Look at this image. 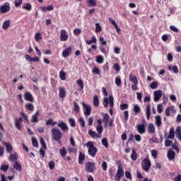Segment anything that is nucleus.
<instances>
[{
    "instance_id": "nucleus-16",
    "label": "nucleus",
    "mask_w": 181,
    "mask_h": 181,
    "mask_svg": "<svg viewBox=\"0 0 181 181\" xmlns=\"http://www.w3.org/2000/svg\"><path fill=\"white\" fill-rule=\"evenodd\" d=\"M72 50H73V48L71 47H69L64 49V51L62 52V57H64V58L69 57Z\"/></svg>"
},
{
    "instance_id": "nucleus-27",
    "label": "nucleus",
    "mask_w": 181,
    "mask_h": 181,
    "mask_svg": "<svg viewBox=\"0 0 181 181\" xmlns=\"http://www.w3.org/2000/svg\"><path fill=\"white\" fill-rule=\"evenodd\" d=\"M176 153L173 151H168L167 156L169 159V160H173L175 159Z\"/></svg>"
},
{
    "instance_id": "nucleus-28",
    "label": "nucleus",
    "mask_w": 181,
    "mask_h": 181,
    "mask_svg": "<svg viewBox=\"0 0 181 181\" xmlns=\"http://www.w3.org/2000/svg\"><path fill=\"white\" fill-rule=\"evenodd\" d=\"M10 25H11V20H6L3 23L2 29H4V30H6V29H8V28H9Z\"/></svg>"
},
{
    "instance_id": "nucleus-53",
    "label": "nucleus",
    "mask_w": 181,
    "mask_h": 181,
    "mask_svg": "<svg viewBox=\"0 0 181 181\" xmlns=\"http://www.w3.org/2000/svg\"><path fill=\"white\" fill-rule=\"evenodd\" d=\"M133 111H134V112H135V114H138L139 112H141V107H139V105H136L134 107Z\"/></svg>"
},
{
    "instance_id": "nucleus-50",
    "label": "nucleus",
    "mask_w": 181,
    "mask_h": 181,
    "mask_svg": "<svg viewBox=\"0 0 181 181\" xmlns=\"http://www.w3.org/2000/svg\"><path fill=\"white\" fill-rule=\"evenodd\" d=\"M4 131H5V129H4V125H2V123H0V141H2V138L4 137V134H2Z\"/></svg>"
},
{
    "instance_id": "nucleus-64",
    "label": "nucleus",
    "mask_w": 181,
    "mask_h": 181,
    "mask_svg": "<svg viewBox=\"0 0 181 181\" xmlns=\"http://www.w3.org/2000/svg\"><path fill=\"white\" fill-rule=\"evenodd\" d=\"M54 162L53 161H50L49 163H48V166H49V168L50 169V170H53V169H54Z\"/></svg>"
},
{
    "instance_id": "nucleus-38",
    "label": "nucleus",
    "mask_w": 181,
    "mask_h": 181,
    "mask_svg": "<svg viewBox=\"0 0 181 181\" xmlns=\"http://www.w3.org/2000/svg\"><path fill=\"white\" fill-rule=\"evenodd\" d=\"M86 45H93V43H97V39L95 36H93L90 40L86 41Z\"/></svg>"
},
{
    "instance_id": "nucleus-4",
    "label": "nucleus",
    "mask_w": 181,
    "mask_h": 181,
    "mask_svg": "<svg viewBox=\"0 0 181 181\" xmlns=\"http://www.w3.org/2000/svg\"><path fill=\"white\" fill-rule=\"evenodd\" d=\"M85 169L88 173H94L97 168L95 163L88 161L85 163Z\"/></svg>"
},
{
    "instance_id": "nucleus-26",
    "label": "nucleus",
    "mask_w": 181,
    "mask_h": 181,
    "mask_svg": "<svg viewBox=\"0 0 181 181\" xmlns=\"http://www.w3.org/2000/svg\"><path fill=\"white\" fill-rule=\"evenodd\" d=\"M129 81L133 83V84H138V78H136V76L132 75V74H130L129 76Z\"/></svg>"
},
{
    "instance_id": "nucleus-45",
    "label": "nucleus",
    "mask_w": 181,
    "mask_h": 181,
    "mask_svg": "<svg viewBox=\"0 0 181 181\" xmlns=\"http://www.w3.org/2000/svg\"><path fill=\"white\" fill-rule=\"evenodd\" d=\"M115 83L116 86H117V87H121V83H122L121 78L119 76H117L115 78Z\"/></svg>"
},
{
    "instance_id": "nucleus-46",
    "label": "nucleus",
    "mask_w": 181,
    "mask_h": 181,
    "mask_svg": "<svg viewBox=\"0 0 181 181\" xmlns=\"http://www.w3.org/2000/svg\"><path fill=\"white\" fill-rule=\"evenodd\" d=\"M95 60H96L97 63H99V64H101L102 63H104V58L100 55L96 57Z\"/></svg>"
},
{
    "instance_id": "nucleus-6",
    "label": "nucleus",
    "mask_w": 181,
    "mask_h": 181,
    "mask_svg": "<svg viewBox=\"0 0 181 181\" xmlns=\"http://www.w3.org/2000/svg\"><path fill=\"white\" fill-rule=\"evenodd\" d=\"M122 176H124V168H122V165L119 163L118 165L117 173L115 176V181L121 180V178L122 177Z\"/></svg>"
},
{
    "instance_id": "nucleus-1",
    "label": "nucleus",
    "mask_w": 181,
    "mask_h": 181,
    "mask_svg": "<svg viewBox=\"0 0 181 181\" xmlns=\"http://www.w3.org/2000/svg\"><path fill=\"white\" fill-rule=\"evenodd\" d=\"M108 104L110 107L109 112L110 115H112V109L114 108V97H112V95H109V99L108 98H103V105L105 108H107V107H108Z\"/></svg>"
},
{
    "instance_id": "nucleus-62",
    "label": "nucleus",
    "mask_w": 181,
    "mask_h": 181,
    "mask_svg": "<svg viewBox=\"0 0 181 181\" xmlns=\"http://www.w3.org/2000/svg\"><path fill=\"white\" fill-rule=\"evenodd\" d=\"M128 107L129 105L127 103L122 104L120 105V110H122V111H124V110L128 109Z\"/></svg>"
},
{
    "instance_id": "nucleus-3",
    "label": "nucleus",
    "mask_w": 181,
    "mask_h": 181,
    "mask_svg": "<svg viewBox=\"0 0 181 181\" xmlns=\"http://www.w3.org/2000/svg\"><path fill=\"white\" fill-rule=\"evenodd\" d=\"M86 146L88 147V153L91 156L92 158H95V155H97V152L98 149L97 147L94 146V144L93 141H88L86 143Z\"/></svg>"
},
{
    "instance_id": "nucleus-36",
    "label": "nucleus",
    "mask_w": 181,
    "mask_h": 181,
    "mask_svg": "<svg viewBox=\"0 0 181 181\" xmlns=\"http://www.w3.org/2000/svg\"><path fill=\"white\" fill-rule=\"evenodd\" d=\"M59 153L62 158H66V155H67V151L66 150V148L63 147L62 149H60Z\"/></svg>"
},
{
    "instance_id": "nucleus-63",
    "label": "nucleus",
    "mask_w": 181,
    "mask_h": 181,
    "mask_svg": "<svg viewBox=\"0 0 181 181\" xmlns=\"http://www.w3.org/2000/svg\"><path fill=\"white\" fill-rule=\"evenodd\" d=\"M107 168H108V165L107 164V162L103 161V163H102L103 170H104V171L107 170Z\"/></svg>"
},
{
    "instance_id": "nucleus-9",
    "label": "nucleus",
    "mask_w": 181,
    "mask_h": 181,
    "mask_svg": "<svg viewBox=\"0 0 181 181\" xmlns=\"http://www.w3.org/2000/svg\"><path fill=\"white\" fill-rule=\"evenodd\" d=\"M82 105L85 110L84 115H86V117H89V115H91V106L84 103H82Z\"/></svg>"
},
{
    "instance_id": "nucleus-18",
    "label": "nucleus",
    "mask_w": 181,
    "mask_h": 181,
    "mask_svg": "<svg viewBox=\"0 0 181 181\" xmlns=\"http://www.w3.org/2000/svg\"><path fill=\"white\" fill-rule=\"evenodd\" d=\"M24 98L26 100V101H30V103H33V96L32 95V93L30 92H26L24 94Z\"/></svg>"
},
{
    "instance_id": "nucleus-14",
    "label": "nucleus",
    "mask_w": 181,
    "mask_h": 181,
    "mask_svg": "<svg viewBox=\"0 0 181 181\" xmlns=\"http://www.w3.org/2000/svg\"><path fill=\"white\" fill-rule=\"evenodd\" d=\"M57 127H59V128H61L62 131H64L65 132H67V131H69V126H67V124L63 121L58 123Z\"/></svg>"
},
{
    "instance_id": "nucleus-55",
    "label": "nucleus",
    "mask_w": 181,
    "mask_h": 181,
    "mask_svg": "<svg viewBox=\"0 0 181 181\" xmlns=\"http://www.w3.org/2000/svg\"><path fill=\"white\" fill-rule=\"evenodd\" d=\"M59 78H61V80H66V72H64L63 71H61L59 72Z\"/></svg>"
},
{
    "instance_id": "nucleus-48",
    "label": "nucleus",
    "mask_w": 181,
    "mask_h": 181,
    "mask_svg": "<svg viewBox=\"0 0 181 181\" xmlns=\"http://www.w3.org/2000/svg\"><path fill=\"white\" fill-rule=\"evenodd\" d=\"M69 122L70 127H71L72 128H74V127H76V120L74 119L69 118Z\"/></svg>"
},
{
    "instance_id": "nucleus-52",
    "label": "nucleus",
    "mask_w": 181,
    "mask_h": 181,
    "mask_svg": "<svg viewBox=\"0 0 181 181\" xmlns=\"http://www.w3.org/2000/svg\"><path fill=\"white\" fill-rule=\"evenodd\" d=\"M101 142L105 148H108V141L107 140V138L102 139Z\"/></svg>"
},
{
    "instance_id": "nucleus-43",
    "label": "nucleus",
    "mask_w": 181,
    "mask_h": 181,
    "mask_svg": "<svg viewBox=\"0 0 181 181\" xmlns=\"http://www.w3.org/2000/svg\"><path fill=\"white\" fill-rule=\"evenodd\" d=\"M81 127H82V128H84V127H86V120H84V118L83 117H80L78 119Z\"/></svg>"
},
{
    "instance_id": "nucleus-8",
    "label": "nucleus",
    "mask_w": 181,
    "mask_h": 181,
    "mask_svg": "<svg viewBox=\"0 0 181 181\" xmlns=\"http://www.w3.org/2000/svg\"><path fill=\"white\" fill-rule=\"evenodd\" d=\"M11 11V4L9 2H6L3 5L0 6V13H6Z\"/></svg>"
},
{
    "instance_id": "nucleus-24",
    "label": "nucleus",
    "mask_w": 181,
    "mask_h": 181,
    "mask_svg": "<svg viewBox=\"0 0 181 181\" xmlns=\"http://www.w3.org/2000/svg\"><path fill=\"white\" fill-rule=\"evenodd\" d=\"M147 128H148L147 131L148 134H155L156 129H155V125H153V124L152 123L148 124L147 126Z\"/></svg>"
},
{
    "instance_id": "nucleus-29",
    "label": "nucleus",
    "mask_w": 181,
    "mask_h": 181,
    "mask_svg": "<svg viewBox=\"0 0 181 181\" xmlns=\"http://www.w3.org/2000/svg\"><path fill=\"white\" fill-rule=\"evenodd\" d=\"M84 159H86V156L84 155V153H81V151L79 152V155H78V163L79 165L83 164V161L84 160Z\"/></svg>"
},
{
    "instance_id": "nucleus-19",
    "label": "nucleus",
    "mask_w": 181,
    "mask_h": 181,
    "mask_svg": "<svg viewBox=\"0 0 181 181\" xmlns=\"http://www.w3.org/2000/svg\"><path fill=\"white\" fill-rule=\"evenodd\" d=\"M155 119L156 126L157 127V128H160V127H162V117H160V115H157L155 117Z\"/></svg>"
},
{
    "instance_id": "nucleus-30",
    "label": "nucleus",
    "mask_w": 181,
    "mask_h": 181,
    "mask_svg": "<svg viewBox=\"0 0 181 181\" xmlns=\"http://www.w3.org/2000/svg\"><path fill=\"white\" fill-rule=\"evenodd\" d=\"M8 160H12L13 162H16L18 160V153H14L11 154L8 157Z\"/></svg>"
},
{
    "instance_id": "nucleus-15",
    "label": "nucleus",
    "mask_w": 181,
    "mask_h": 181,
    "mask_svg": "<svg viewBox=\"0 0 181 181\" xmlns=\"http://www.w3.org/2000/svg\"><path fill=\"white\" fill-rule=\"evenodd\" d=\"M160 98H162V90H158L154 91V101H155V103H158V101H159V100H160Z\"/></svg>"
},
{
    "instance_id": "nucleus-12",
    "label": "nucleus",
    "mask_w": 181,
    "mask_h": 181,
    "mask_svg": "<svg viewBox=\"0 0 181 181\" xmlns=\"http://www.w3.org/2000/svg\"><path fill=\"white\" fill-rule=\"evenodd\" d=\"M97 122H98V125L96 126V131L98 132V134H99V135H101L103 131V120H101V119H98L97 120Z\"/></svg>"
},
{
    "instance_id": "nucleus-60",
    "label": "nucleus",
    "mask_w": 181,
    "mask_h": 181,
    "mask_svg": "<svg viewBox=\"0 0 181 181\" xmlns=\"http://www.w3.org/2000/svg\"><path fill=\"white\" fill-rule=\"evenodd\" d=\"M74 111H75V112H78V111H80V106L76 103H74Z\"/></svg>"
},
{
    "instance_id": "nucleus-7",
    "label": "nucleus",
    "mask_w": 181,
    "mask_h": 181,
    "mask_svg": "<svg viewBox=\"0 0 181 181\" xmlns=\"http://www.w3.org/2000/svg\"><path fill=\"white\" fill-rule=\"evenodd\" d=\"M152 165V163H151V160L148 158H144L142 160V169L144 170V172H148L149 169H151V166Z\"/></svg>"
},
{
    "instance_id": "nucleus-37",
    "label": "nucleus",
    "mask_w": 181,
    "mask_h": 181,
    "mask_svg": "<svg viewBox=\"0 0 181 181\" xmlns=\"http://www.w3.org/2000/svg\"><path fill=\"white\" fill-rule=\"evenodd\" d=\"M138 158V153H136V151L132 150V153L131 155V159L134 161L136 160Z\"/></svg>"
},
{
    "instance_id": "nucleus-10",
    "label": "nucleus",
    "mask_w": 181,
    "mask_h": 181,
    "mask_svg": "<svg viewBox=\"0 0 181 181\" xmlns=\"http://www.w3.org/2000/svg\"><path fill=\"white\" fill-rule=\"evenodd\" d=\"M22 122H23V119H22V117L20 118H16L14 119V125L16 127V128L17 129H18V131H21V128H22Z\"/></svg>"
},
{
    "instance_id": "nucleus-54",
    "label": "nucleus",
    "mask_w": 181,
    "mask_h": 181,
    "mask_svg": "<svg viewBox=\"0 0 181 181\" xmlns=\"http://www.w3.org/2000/svg\"><path fill=\"white\" fill-rule=\"evenodd\" d=\"M101 30H103V28H101V25H100V23H97L95 24V32L97 33L101 32Z\"/></svg>"
},
{
    "instance_id": "nucleus-56",
    "label": "nucleus",
    "mask_w": 181,
    "mask_h": 181,
    "mask_svg": "<svg viewBox=\"0 0 181 181\" xmlns=\"http://www.w3.org/2000/svg\"><path fill=\"white\" fill-rule=\"evenodd\" d=\"M77 84L79 86V87L81 90H83V88H84V83L83 82V80L78 79L77 81Z\"/></svg>"
},
{
    "instance_id": "nucleus-44",
    "label": "nucleus",
    "mask_w": 181,
    "mask_h": 181,
    "mask_svg": "<svg viewBox=\"0 0 181 181\" xmlns=\"http://www.w3.org/2000/svg\"><path fill=\"white\" fill-rule=\"evenodd\" d=\"M88 134L93 138H96V139L98 138V134H97V132H95L93 130H89Z\"/></svg>"
},
{
    "instance_id": "nucleus-5",
    "label": "nucleus",
    "mask_w": 181,
    "mask_h": 181,
    "mask_svg": "<svg viewBox=\"0 0 181 181\" xmlns=\"http://www.w3.org/2000/svg\"><path fill=\"white\" fill-rule=\"evenodd\" d=\"M136 129L137 130V132L141 135L146 132V122H145V119L143 120L141 124H138L136 125Z\"/></svg>"
},
{
    "instance_id": "nucleus-41",
    "label": "nucleus",
    "mask_w": 181,
    "mask_h": 181,
    "mask_svg": "<svg viewBox=\"0 0 181 181\" xmlns=\"http://www.w3.org/2000/svg\"><path fill=\"white\" fill-rule=\"evenodd\" d=\"M32 144L35 146V148H39V144L37 143V139L35 137L31 138Z\"/></svg>"
},
{
    "instance_id": "nucleus-23",
    "label": "nucleus",
    "mask_w": 181,
    "mask_h": 181,
    "mask_svg": "<svg viewBox=\"0 0 181 181\" xmlns=\"http://www.w3.org/2000/svg\"><path fill=\"white\" fill-rule=\"evenodd\" d=\"M2 144L3 145H4V146H6L8 153H12V151H13L12 145L5 141H2Z\"/></svg>"
},
{
    "instance_id": "nucleus-42",
    "label": "nucleus",
    "mask_w": 181,
    "mask_h": 181,
    "mask_svg": "<svg viewBox=\"0 0 181 181\" xmlns=\"http://www.w3.org/2000/svg\"><path fill=\"white\" fill-rule=\"evenodd\" d=\"M35 39L37 42H40L42 40V34L40 33H37L35 34Z\"/></svg>"
},
{
    "instance_id": "nucleus-35",
    "label": "nucleus",
    "mask_w": 181,
    "mask_h": 181,
    "mask_svg": "<svg viewBox=\"0 0 181 181\" xmlns=\"http://www.w3.org/2000/svg\"><path fill=\"white\" fill-rule=\"evenodd\" d=\"M146 118L151 119V105L146 106Z\"/></svg>"
},
{
    "instance_id": "nucleus-61",
    "label": "nucleus",
    "mask_w": 181,
    "mask_h": 181,
    "mask_svg": "<svg viewBox=\"0 0 181 181\" xmlns=\"http://www.w3.org/2000/svg\"><path fill=\"white\" fill-rule=\"evenodd\" d=\"M172 144H173V141L172 140L167 139L165 141V146L168 147L170 146Z\"/></svg>"
},
{
    "instance_id": "nucleus-22",
    "label": "nucleus",
    "mask_w": 181,
    "mask_h": 181,
    "mask_svg": "<svg viewBox=\"0 0 181 181\" xmlns=\"http://www.w3.org/2000/svg\"><path fill=\"white\" fill-rule=\"evenodd\" d=\"M59 96L60 98H64V97H66V89L64 88V87H59Z\"/></svg>"
},
{
    "instance_id": "nucleus-20",
    "label": "nucleus",
    "mask_w": 181,
    "mask_h": 181,
    "mask_svg": "<svg viewBox=\"0 0 181 181\" xmlns=\"http://www.w3.org/2000/svg\"><path fill=\"white\" fill-rule=\"evenodd\" d=\"M39 110H37L34 115L31 117V122H34L35 124L39 122Z\"/></svg>"
},
{
    "instance_id": "nucleus-17",
    "label": "nucleus",
    "mask_w": 181,
    "mask_h": 181,
    "mask_svg": "<svg viewBox=\"0 0 181 181\" xmlns=\"http://www.w3.org/2000/svg\"><path fill=\"white\" fill-rule=\"evenodd\" d=\"M102 115L103 116V122L105 124V127H108V122L110 121V115H108V113H102Z\"/></svg>"
},
{
    "instance_id": "nucleus-40",
    "label": "nucleus",
    "mask_w": 181,
    "mask_h": 181,
    "mask_svg": "<svg viewBox=\"0 0 181 181\" xmlns=\"http://www.w3.org/2000/svg\"><path fill=\"white\" fill-rule=\"evenodd\" d=\"M41 9L42 12H47V11H53V6L41 7Z\"/></svg>"
},
{
    "instance_id": "nucleus-31",
    "label": "nucleus",
    "mask_w": 181,
    "mask_h": 181,
    "mask_svg": "<svg viewBox=\"0 0 181 181\" xmlns=\"http://www.w3.org/2000/svg\"><path fill=\"white\" fill-rule=\"evenodd\" d=\"M13 168H14V169H16V170L22 172V165L19 164L18 161H15Z\"/></svg>"
},
{
    "instance_id": "nucleus-39",
    "label": "nucleus",
    "mask_w": 181,
    "mask_h": 181,
    "mask_svg": "<svg viewBox=\"0 0 181 181\" xmlns=\"http://www.w3.org/2000/svg\"><path fill=\"white\" fill-rule=\"evenodd\" d=\"M26 110H28V111H34L35 107L33 106V104L32 103H28L25 105Z\"/></svg>"
},
{
    "instance_id": "nucleus-47",
    "label": "nucleus",
    "mask_w": 181,
    "mask_h": 181,
    "mask_svg": "<svg viewBox=\"0 0 181 181\" xmlns=\"http://www.w3.org/2000/svg\"><path fill=\"white\" fill-rule=\"evenodd\" d=\"M89 6H97V1L95 0H87Z\"/></svg>"
},
{
    "instance_id": "nucleus-49",
    "label": "nucleus",
    "mask_w": 181,
    "mask_h": 181,
    "mask_svg": "<svg viewBox=\"0 0 181 181\" xmlns=\"http://www.w3.org/2000/svg\"><path fill=\"white\" fill-rule=\"evenodd\" d=\"M40 142L44 149H47V146H46V143L45 142V139L42 137H40Z\"/></svg>"
},
{
    "instance_id": "nucleus-33",
    "label": "nucleus",
    "mask_w": 181,
    "mask_h": 181,
    "mask_svg": "<svg viewBox=\"0 0 181 181\" xmlns=\"http://www.w3.org/2000/svg\"><path fill=\"white\" fill-rule=\"evenodd\" d=\"M175 136L179 139L181 138V128L180 127H177L175 129Z\"/></svg>"
},
{
    "instance_id": "nucleus-13",
    "label": "nucleus",
    "mask_w": 181,
    "mask_h": 181,
    "mask_svg": "<svg viewBox=\"0 0 181 181\" xmlns=\"http://www.w3.org/2000/svg\"><path fill=\"white\" fill-rule=\"evenodd\" d=\"M67 39H69V35H67V31H66V30H62L60 34L61 42H67Z\"/></svg>"
},
{
    "instance_id": "nucleus-59",
    "label": "nucleus",
    "mask_w": 181,
    "mask_h": 181,
    "mask_svg": "<svg viewBox=\"0 0 181 181\" xmlns=\"http://www.w3.org/2000/svg\"><path fill=\"white\" fill-rule=\"evenodd\" d=\"M92 73L93 74H100V69L97 67L95 66L93 69H92Z\"/></svg>"
},
{
    "instance_id": "nucleus-21",
    "label": "nucleus",
    "mask_w": 181,
    "mask_h": 181,
    "mask_svg": "<svg viewBox=\"0 0 181 181\" xmlns=\"http://www.w3.org/2000/svg\"><path fill=\"white\" fill-rule=\"evenodd\" d=\"M109 21H110L111 24L113 26H115V28L116 29V31L117 32V33H119L121 32V29L119 28H118V25L114 21V19H112V18H111V17H109Z\"/></svg>"
},
{
    "instance_id": "nucleus-25",
    "label": "nucleus",
    "mask_w": 181,
    "mask_h": 181,
    "mask_svg": "<svg viewBox=\"0 0 181 181\" xmlns=\"http://www.w3.org/2000/svg\"><path fill=\"white\" fill-rule=\"evenodd\" d=\"M168 138V139H175V127H170Z\"/></svg>"
},
{
    "instance_id": "nucleus-58",
    "label": "nucleus",
    "mask_w": 181,
    "mask_h": 181,
    "mask_svg": "<svg viewBox=\"0 0 181 181\" xmlns=\"http://www.w3.org/2000/svg\"><path fill=\"white\" fill-rule=\"evenodd\" d=\"M1 170H3V172H6L8 169H9V165H2L0 168Z\"/></svg>"
},
{
    "instance_id": "nucleus-32",
    "label": "nucleus",
    "mask_w": 181,
    "mask_h": 181,
    "mask_svg": "<svg viewBox=\"0 0 181 181\" xmlns=\"http://www.w3.org/2000/svg\"><path fill=\"white\" fill-rule=\"evenodd\" d=\"M93 105L94 107H98L100 105V100H98V96H93Z\"/></svg>"
},
{
    "instance_id": "nucleus-11",
    "label": "nucleus",
    "mask_w": 181,
    "mask_h": 181,
    "mask_svg": "<svg viewBox=\"0 0 181 181\" xmlns=\"http://www.w3.org/2000/svg\"><path fill=\"white\" fill-rule=\"evenodd\" d=\"M172 114H176V110H175V106L172 105L165 109V115L167 117H170Z\"/></svg>"
},
{
    "instance_id": "nucleus-57",
    "label": "nucleus",
    "mask_w": 181,
    "mask_h": 181,
    "mask_svg": "<svg viewBox=\"0 0 181 181\" xmlns=\"http://www.w3.org/2000/svg\"><path fill=\"white\" fill-rule=\"evenodd\" d=\"M157 111L158 114H160L163 111V105H162V104H158L157 105Z\"/></svg>"
},
{
    "instance_id": "nucleus-34",
    "label": "nucleus",
    "mask_w": 181,
    "mask_h": 181,
    "mask_svg": "<svg viewBox=\"0 0 181 181\" xmlns=\"http://www.w3.org/2000/svg\"><path fill=\"white\" fill-rule=\"evenodd\" d=\"M23 9H25V11H32V4L27 3L24 4L23 6Z\"/></svg>"
},
{
    "instance_id": "nucleus-2",
    "label": "nucleus",
    "mask_w": 181,
    "mask_h": 181,
    "mask_svg": "<svg viewBox=\"0 0 181 181\" xmlns=\"http://www.w3.org/2000/svg\"><path fill=\"white\" fill-rule=\"evenodd\" d=\"M51 132L52 135V139L56 141L57 144H62V141L60 140L62 138H63V134L62 132L59 129L54 128L52 129Z\"/></svg>"
},
{
    "instance_id": "nucleus-51",
    "label": "nucleus",
    "mask_w": 181,
    "mask_h": 181,
    "mask_svg": "<svg viewBox=\"0 0 181 181\" xmlns=\"http://www.w3.org/2000/svg\"><path fill=\"white\" fill-rule=\"evenodd\" d=\"M150 88L152 89V90H156V88H158V82L156 81H153L151 83L150 85Z\"/></svg>"
}]
</instances>
